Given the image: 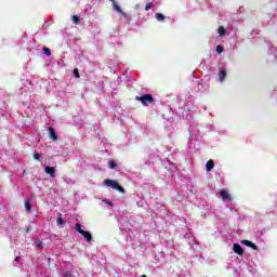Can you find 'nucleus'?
Listing matches in <instances>:
<instances>
[{
	"mask_svg": "<svg viewBox=\"0 0 277 277\" xmlns=\"http://www.w3.org/2000/svg\"><path fill=\"white\" fill-rule=\"evenodd\" d=\"M216 53H224V47H222V45H217L216 47Z\"/></svg>",
	"mask_w": 277,
	"mask_h": 277,
	"instance_id": "18",
	"label": "nucleus"
},
{
	"mask_svg": "<svg viewBox=\"0 0 277 277\" xmlns=\"http://www.w3.org/2000/svg\"><path fill=\"white\" fill-rule=\"evenodd\" d=\"M63 277H72V275L70 274V272H64Z\"/></svg>",
	"mask_w": 277,
	"mask_h": 277,
	"instance_id": "22",
	"label": "nucleus"
},
{
	"mask_svg": "<svg viewBox=\"0 0 277 277\" xmlns=\"http://www.w3.org/2000/svg\"><path fill=\"white\" fill-rule=\"evenodd\" d=\"M213 168H215V162L213 160H208L206 163L207 172H211Z\"/></svg>",
	"mask_w": 277,
	"mask_h": 277,
	"instance_id": "10",
	"label": "nucleus"
},
{
	"mask_svg": "<svg viewBox=\"0 0 277 277\" xmlns=\"http://www.w3.org/2000/svg\"><path fill=\"white\" fill-rule=\"evenodd\" d=\"M81 223H76L75 225V230H77V233H79V235H82V237H84L85 241H88V243H90V241H92V234L90 232H85L81 228Z\"/></svg>",
	"mask_w": 277,
	"mask_h": 277,
	"instance_id": "3",
	"label": "nucleus"
},
{
	"mask_svg": "<svg viewBox=\"0 0 277 277\" xmlns=\"http://www.w3.org/2000/svg\"><path fill=\"white\" fill-rule=\"evenodd\" d=\"M135 101H140L144 107L148 106V103H155V97L151 94H144L142 96H135Z\"/></svg>",
	"mask_w": 277,
	"mask_h": 277,
	"instance_id": "2",
	"label": "nucleus"
},
{
	"mask_svg": "<svg viewBox=\"0 0 277 277\" xmlns=\"http://www.w3.org/2000/svg\"><path fill=\"white\" fill-rule=\"evenodd\" d=\"M37 246H38V248H42V241H41V240H38V241H37Z\"/></svg>",
	"mask_w": 277,
	"mask_h": 277,
	"instance_id": "24",
	"label": "nucleus"
},
{
	"mask_svg": "<svg viewBox=\"0 0 277 277\" xmlns=\"http://www.w3.org/2000/svg\"><path fill=\"white\" fill-rule=\"evenodd\" d=\"M217 34H219L220 37L225 36L226 29L224 28V26L219 27Z\"/></svg>",
	"mask_w": 277,
	"mask_h": 277,
	"instance_id": "14",
	"label": "nucleus"
},
{
	"mask_svg": "<svg viewBox=\"0 0 277 277\" xmlns=\"http://www.w3.org/2000/svg\"><path fill=\"white\" fill-rule=\"evenodd\" d=\"M242 246H247V248H251L252 250H259V247L250 241V240H241Z\"/></svg>",
	"mask_w": 277,
	"mask_h": 277,
	"instance_id": "6",
	"label": "nucleus"
},
{
	"mask_svg": "<svg viewBox=\"0 0 277 277\" xmlns=\"http://www.w3.org/2000/svg\"><path fill=\"white\" fill-rule=\"evenodd\" d=\"M109 1L110 3H113V9L115 10V12H118V14H122L126 21H129V14L122 12V9L120 8V5H118V2H116V0H109Z\"/></svg>",
	"mask_w": 277,
	"mask_h": 277,
	"instance_id": "4",
	"label": "nucleus"
},
{
	"mask_svg": "<svg viewBox=\"0 0 277 277\" xmlns=\"http://www.w3.org/2000/svg\"><path fill=\"white\" fill-rule=\"evenodd\" d=\"M15 261H21V256H15Z\"/></svg>",
	"mask_w": 277,
	"mask_h": 277,
	"instance_id": "25",
	"label": "nucleus"
},
{
	"mask_svg": "<svg viewBox=\"0 0 277 277\" xmlns=\"http://www.w3.org/2000/svg\"><path fill=\"white\" fill-rule=\"evenodd\" d=\"M49 136L53 142H57V134L55 133L54 128H49Z\"/></svg>",
	"mask_w": 277,
	"mask_h": 277,
	"instance_id": "9",
	"label": "nucleus"
},
{
	"mask_svg": "<svg viewBox=\"0 0 277 277\" xmlns=\"http://www.w3.org/2000/svg\"><path fill=\"white\" fill-rule=\"evenodd\" d=\"M43 52L48 55V57H50V55H51V49L44 47V48H43Z\"/></svg>",
	"mask_w": 277,
	"mask_h": 277,
	"instance_id": "19",
	"label": "nucleus"
},
{
	"mask_svg": "<svg viewBox=\"0 0 277 277\" xmlns=\"http://www.w3.org/2000/svg\"><path fill=\"white\" fill-rule=\"evenodd\" d=\"M226 79V69H221L219 71V80L222 82H224V80Z\"/></svg>",
	"mask_w": 277,
	"mask_h": 277,
	"instance_id": "11",
	"label": "nucleus"
},
{
	"mask_svg": "<svg viewBox=\"0 0 277 277\" xmlns=\"http://www.w3.org/2000/svg\"><path fill=\"white\" fill-rule=\"evenodd\" d=\"M71 21H72L74 25H79V16L72 15Z\"/></svg>",
	"mask_w": 277,
	"mask_h": 277,
	"instance_id": "17",
	"label": "nucleus"
},
{
	"mask_svg": "<svg viewBox=\"0 0 277 277\" xmlns=\"http://www.w3.org/2000/svg\"><path fill=\"white\" fill-rule=\"evenodd\" d=\"M108 166L110 170H116V168H118V164L116 163L115 160H109Z\"/></svg>",
	"mask_w": 277,
	"mask_h": 277,
	"instance_id": "15",
	"label": "nucleus"
},
{
	"mask_svg": "<svg viewBox=\"0 0 277 277\" xmlns=\"http://www.w3.org/2000/svg\"><path fill=\"white\" fill-rule=\"evenodd\" d=\"M150 8H153V2H149L145 5V12H148V10H150Z\"/></svg>",
	"mask_w": 277,
	"mask_h": 277,
	"instance_id": "20",
	"label": "nucleus"
},
{
	"mask_svg": "<svg viewBox=\"0 0 277 277\" xmlns=\"http://www.w3.org/2000/svg\"><path fill=\"white\" fill-rule=\"evenodd\" d=\"M44 172L51 176V179H55V168L54 167H45Z\"/></svg>",
	"mask_w": 277,
	"mask_h": 277,
	"instance_id": "8",
	"label": "nucleus"
},
{
	"mask_svg": "<svg viewBox=\"0 0 277 277\" xmlns=\"http://www.w3.org/2000/svg\"><path fill=\"white\" fill-rule=\"evenodd\" d=\"M24 207L27 213L31 212V203H29V201H25Z\"/></svg>",
	"mask_w": 277,
	"mask_h": 277,
	"instance_id": "16",
	"label": "nucleus"
},
{
	"mask_svg": "<svg viewBox=\"0 0 277 277\" xmlns=\"http://www.w3.org/2000/svg\"><path fill=\"white\" fill-rule=\"evenodd\" d=\"M56 223H57L58 226L66 225V221H64V219L62 217V213H57Z\"/></svg>",
	"mask_w": 277,
	"mask_h": 277,
	"instance_id": "12",
	"label": "nucleus"
},
{
	"mask_svg": "<svg viewBox=\"0 0 277 277\" xmlns=\"http://www.w3.org/2000/svg\"><path fill=\"white\" fill-rule=\"evenodd\" d=\"M104 185H107V187H111V189H116L117 192H120V194H124V187H122L117 181L105 180Z\"/></svg>",
	"mask_w": 277,
	"mask_h": 277,
	"instance_id": "1",
	"label": "nucleus"
},
{
	"mask_svg": "<svg viewBox=\"0 0 277 277\" xmlns=\"http://www.w3.org/2000/svg\"><path fill=\"white\" fill-rule=\"evenodd\" d=\"M156 19L159 22V23H163V21H166V16L161 13H157L156 14Z\"/></svg>",
	"mask_w": 277,
	"mask_h": 277,
	"instance_id": "13",
	"label": "nucleus"
},
{
	"mask_svg": "<svg viewBox=\"0 0 277 277\" xmlns=\"http://www.w3.org/2000/svg\"><path fill=\"white\" fill-rule=\"evenodd\" d=\"M34 159H36L37 161L40 159V154H38V153H35L34 154Z\"/></svg>",
	"mask_w": 277,
	"mask_h": 277,
	"instance_id": "23",
	"label": "nucleus"
},
{
	"mask_svg": "<svg viewBox=\"0 0 277 277\" xmlns=\"http://www.w3.org/2000/svg\"><path fill=\"white\" fill-rule=\"evenodd\" d=\"M233 250L235 254H238L239 256H243V248H241V245L235 243L233 247Z\"/></svg>",
	"mask_w": 277,
	"mask_h": 277,
	"instance_id": "7",
	"label": "nucleus"
},
{
	"mask_svg": "<svg viewBox=\"0 0 277 277\" xmlns=\"http://www.w3.org/2000/svg\"><path fill=\"white\" fill-rule=\"evenodd\" d=\"M220 196H221L222 200H224V202H232L233 201V197H230V194L226 189H221L220 190Z\"/></svg>",
	"mask_w": 277,
	"mask_h": 277,
	"instance_id": "5",
	"label": "nucleus"
},
{
	"mask_svg": "<svg viewBox=\"0 0 277 277\" xmlns=\"http://www.w3.org/2000/svg\"><path fill=\"white\" fill-rule=\"evenodd\" d=\"M74 75L77 79H79L80 75H79V69L75 68L74 69Z\"/></svg>",
	"mask_w": 277,
	"mask_h": 277,
	"instance_id": "21",
	"label": "nucleus"
}]
</instances>
